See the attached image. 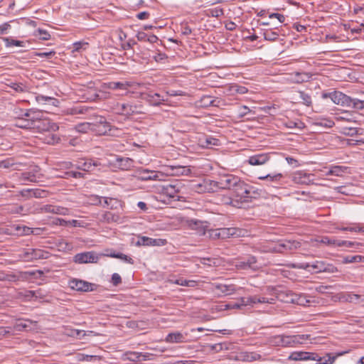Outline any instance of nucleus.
Instances as JSON below:
<instances>
[{"label":"nucleus","mask_w":364,"mask_h":364,"mask_svg":"<svg viewBox=\"0 0 364 364\" xmlns=\"http://www.w3.org/2000/svg\"><path fill=\"white\" fill-rule=\"evenodd\" d=\"M69 285L70 288L74 290L84 292L92 291L95 290L96 287L95 284L77 279H73L70 280Z\"/></svg>","instance_id":"ddd939ff"},{"label":"nucleus","mask_w":364,"mask_h":364,"mask_svg":"<svg viewBox=\"0 0 364 364\" xmlns=\"http://www.w3.org/2000/svg\"><path fill=\"white\" fill-rule=\"evenodd\" d=\"M170 282L173 284H176L181 286L193 287L195 284L194 281L186 280L183 278H180L175 280H170Z\"/></svg>","instance_id":"4d7b16f0"},{"label":"nucleus","mask_w":364,"mask_h":364,"mask_svg":"<svg viewBox=\"0 0 364 364\" xmlns=\"http://www.w3.org/2000/svg\"><path fill=\"white\" fill-rule=\"evenodd\" d=\"M289 247V252L294 251L301 247V242L296 240H285Z\"/></svg>","instance_id":"bf43d9fd"},{"label":"nucleus","mask_w":364,"mask_h":364,"mask_svg":"<svg viewBox=\"0 0 364 364\" xmlns=\"http://www.w3.org/2000/svg\"><path fill=\"white\" fill-rule=\"evenodd\" d=\"M116 165L122 170H129L134 166V161L132 159L128 157L116 158Z\"/></svg>","instance_id":"c756f323"},{"label":"nucleus","mask_w":364,"mask_h":364,"mask_svg":"<svg viewBox=\"0 0 364 364\" xmlns=\"http://www.w3.org/2000/svg\"><path fill=\"white\" fill-rule=\"evenodd\" d=\"M184 186L185 185L181 181L176 180L166 186H163L161 192L168 197L179 201L181 200V197L178 196V193L181 192Z\"/></svg>","instance_id":"0eeeda50"},{"label":"nucleus","mask_w":364,"mask_h":364,"mask_svg":"<svg viewBox=\"0 0 364 364\" xmlns=\"http://www.w3.org/2000/svg\"><path fill=\"white\" fill-rule=\"evenodd\" d=\"M53 214L67 215L69 214V209L60 205H54L53 208Z\"/></svg>","instance_id":"680f3d73"},{"label":"nucleus","mask_w":364,"mask_h":364,"mask_svg":"<svg viewBox=\"0 0 364 364\" xmlns=\"http://www.w3.org/2000/svg\"><path fill=\"white\" fill-rule=\"evenodd\" d=\"M55 132H46L43 139L44 143L48 144H55L60 141V137L54 133Z\"/></svg>","instance_id":"37998d69"},{"label":"nucleus","mask_w":364,"mask_h":364,"mask_svg":"<svg viewBox=\"0 0 364 364\" xmlns=\"http://www.w3.org/2000/svg\"><path fill=\"white\" fill-rule=\"evenodd\" d=\"M336 358V356H331V354H327L324 357H319L316 354V359L314 360H316L318 362V363L316 364H333Z\"/></svg>","instance_id":"49530a36"},{"label":"nucleus","mask_w":364,"mask_h":364,"mask_svg":"<svg viewBox=\"0 0 364 364\" xmlns=\"http://www.w3.org/2000/svg\"><path fill=\"white\" fill-rule=\"evenodd\" d=\"M242 302L247 304V306H253L255 304H274V298H266L261 296H252L245 298Z\"/></svg>","instance_id":"b1692460"},{"label":"nucleus","mask_w":364,"mask_h":364,"mask_svg":"<svg viewBox=\"0 0 364 364\" xmlns=\"http://www.w3.org/2000/svg\"><path fill=\"white\" fill-rule=\"evenodd\" d=\"M299 268L311 271L314 273L327 272H335L337 269L331 264H326L323 261H315L312 263H301L299 266Z\"/></svg>","instance_id":"423d86ee"},{"label":"nucleus","mask_w":364,"mask_h":364,"mask_svg":"<svg viewBox=\"0 0 364 364\" xmlns=\"http://www.w3.org/2000/svg\"><path fill=\"white\" fill-rule=\"evenodd\" d=\"M163 174L161 172L139 168L135 171V177L140 181H159Z\"/></svg>","instance_id":"1a4fd4ad"},{"label":"nucleus","mask_w":364,"mask_h":364,"mask_svg":"<svg viewBox=\"0 0 364 364\" xmlns=\"http://www.w3.org/2000/svg\"><path fill=\"white\" fill-rule=\"evenodd\" d=\"M48 252L40 249L28 248L23 251L21 255L25 261H32L48 258Z\"/></svg>","instance_id":"9d476101"},{"label":"nucleus","mask_w":364,"mask_h":364,"mask_svg":"<svg viewBox=\"0 0 364 364\" xmlns=\"http://www.w3.org/2000/svg\"><path fill=\"white\" fill-rule=\"evenodd\" d=\"M312 76L313 75L311 73L296 72L291 75L290 80L292 82L299 84L309 81L311 79Z\"/></svg>","instance_id":"c85d7f7f"},{"label":"nucleus","mask_w":364,"mask_h":364,"mask_svg":"<svg viewBox=\"0 0 364 364\" xmlns=\"http://www.w3.org/2000/svg\"><path fill=\"white\" fill-rule=\"evenodd\" d=\"M291 294H296V293H294L291 291H286L279 293L278 294V298H279L281 300H282L285 302L291 303L292 297L291 296Z\"/></svg>","instance_id":"052dcab7"},{"label":"nucleus","mask_w":364,"mask_h":364,"mask_svg":"<svg viewBox=\"0 0 364 364\" xmlns=\"http://www.w3.org/2000/svg\"><path fill=\"white\" fill-rule=\"evenodd\" d=\"M189 226L198 232L199 235H204L205 234L206 225H204V222L200 220H191L189 222Z\"/></svg>","instance_id":"e433bc0d"},{"label":"nucleus","mask_w":364,"mask_h":364,"mask_svg":"<svg viewBox=\"0 0 364 364\" xmlns=\"http://www.w3.org/2000/svg\"><path fill=\"white\" fill-rule=\"evenodd\" d=\"M166 171L172 176H188L191 172L188 166L181 165L167 166Z\"/></svg>","instance_id":"a878e982"},{"label":"nucleus","mask_w":364,"mask_h":364,"mask_svg":"<svg viewBox=\"0 0 364 364\" xmlns=\"http://www.w3.org/2000/svg\"><path fill=\"white\" fill-rule=\"evenodd\" d=\"M316 241L331 247H338L340 244H343V242H338V240L327 236H322Z\"/></svg>","instance_id":"a19ab883"},{"label":"nucleus","mask_w":364,"mask_h":364,"mask_svg":"<svg viewBox=\"0 0 364 364\" xmlns=\"http://www.w3.org/2000/svg\"><path fill=\"white\" fill-rule=\"evenodd\" d=\"M213 287L218 296L231 295L236 291L234 284H213Z\"/></svg>","instance_id":"412c9836"},{"label":"nucleus","mask_w":364,"mask_h":364,"mask_svg":"<svg viewBox=\"0 0 364 364\" xmlns=\"http://www.w3.org/2000/svg\"><path fill=\"white\" fill-rule=\"evenodd\" d=\"M101 166L102 164L98 160L87 159H82V161H78L76 167L77 169H80L84 171L94 172L97 169L99 166ZM98 170H100V168H98Z\"/></svg>","instance_id":"dca6fc26"},{"label":"nucleus","mask_w":364,"mask_h":364,"mask_svg":"<svg viewBox=\"0 0 364 364\" xmlns=\"http://www.w3.org/2000/svg\"><path fill=\"white\" fill-rule=\"evenodd\" d=\"M36 100L38 104L50 105L55 107H57L59 104V101L56 98L43 95L36 96Z\"/></svg>","instance_id":"2f4dec72"},{"label":"nucleus","mask_w":364,"mask_h":364,"mask_svg":"<svg viewBox=\"0 0 364 364\" xmlns=\"http://www.w3.org/2000/svg\"><path fill=\"white\" fill-rule=\"evenodd\" d=\"M343 298L345 301L350 303L360 304L364 301V299L362 298L361 295L353 293H347Z\"/></svg>","instance_id":"79ce46f5"},{"label":"nucleus","mask_w":364,"mask_h":364,"mask_svg":"<svg viewBox=\"0 0 364 364\" xmlns=\"http://www.w3.org/2000/svg\"><path fill=\"white\" fill-rule=\"evenodd\" d=\"M111 109L117 114L125 115L127 117L145 114L144 107L141 102L122 104L116 102L111 107Z\"/></svg>","instance_id":"20e7f679"},{"label":"nucleus","mask_w":364,"mask_h":364,"mask_svg":"<svg viewBox=\"0 0 364 364\" xmlns=\"http://www.w3.org/2000/svg\"><path fill=\"white\" fill-rule=\"evenodd\" d=\"M270 159V154L263 153L251 156L247 162L251 166H260L266 164Z\"/></svg>","instance_id":"5701e85b"},{"label":"nucleus","mask_w":364,"mask_h":364,"mask_svg":"<svg viewBox=\"0 0 364 364\" xmlns=\"http://www.w3.org/2000/svg\"><path fill=\"white\" fill-rule=\"evenodd\" d=\"M48 196V191L43 189H32V196L37 198H46Z\"/></svg>","instance_id":"13d9d810"},{"label":"nucleus","mask_w":364,"mask_h":364,"mask_svg":"<svg viewBox=\"0 0 364 364\" xmlns=\"http://www.w3.org/2000/svg\"><path fill=\"white\" fill-rule=\"evenodd\" d=\"M219 181L204 179L198 183H192L191 188L198 193L215 192L219 188Z\"/></svg>","instance_id":"6e6552de"},{"label":"nucleus","mask_w":364,"mask_h":364,"mask_svg":"<svg viewBox=\"0 0 364 364\" xmlns=\"http://www.w3.org/2000/svg\"><path fill=\"white\" fill-rule=\"evenodd\" d=\"M269 251L272 252L284 253L289 252V247L286 243V240H282L279 241L273 247L269 248Z\"/></svg>","instance_id":"58836bf2"},{"label":"nucleus","mask_w":364,"mask_h":364,"mask_svg":"<svg viewBox=\"0 0 364 364\" xmlns=\"http://www.w3.org/2000/svg\"><path fill=\"white\" fill-rule=\"evenodd\" d=\"M323 97H330L335 104L340 105L341 106L355 109H364V100L352 98L341 92L335 91L328 94L325 93L323 95Z\"/></svg>","instance_id":"7ed1b4c3"},{"label":"nucleus","mask_w":364,"mask_h":364,"mask_svg":"<svg viewBox=\"0 0 364 364\" xmlns=\"http://www.w3.org/2000/svg\"><path fill=\"white\" fill-rule=\"evenodd\" d=\"M98 257L94 252H85L75 255L73 261L77 264L97 263Z\"/></svg>","instance_id":"a211bd4d"},{"label":"nucleus","mask_w":364,"mask_h":364,"mask_svg":"<svg viewBox=\"0 0 364 364\" xmlns=\"http://www.w3.org/2000/svg\"><path fill=\"white\" fill-rule=\"evenodd\" d=\"M33 322L31 320H18L14 326L15 331H27L31 328Z\"/></svg>","instance_id":"ea45409f"},{"label":"nucleus","mask_w":364,"mask_h":364,"mask_svg":"<svg viewBox=\"0 0 364 364\" xmlns=\"http://www.w3.org/2000/svg\"><path fill=\"white\" fill-rule=\"evenodd\" d=\"M291 180L296 184L309 185L313 183L314 175L302 171H298L291 174Z\"/></svg>","instance_id":"f3484780"},{"label":"nucleus","mask_w":364,"mask_h":364,"mask_svg":"<svg viewBox=\"0 0 364 364\" xmlns=\"http://www.w3.org/2000/svg\"><path fill=\"white\" fill-rule=\"evenodd\" d=\"M31 118L33 119L32 120V129L37 130L38 132L46 133L56 132L59 129L56 123L48 118H43V113L40 111L35 110V114L34 116H31Z\"/></svg>","instance_id":"39448f33"},{"label":"nucleus","mask_w":364,"mask_h":364,"mask_svg":"<svg viewBox=\"0 0 364 364\" xmlns=\"http://www.w3.org/2000/svg\"><path fill=\"white\" fill-rule=\"evenodd\" d=\"M43 174L38 166L21 173L20 180L22 181H28L31 183H38L41 181Z\"/></svg>","instance_id":"4468645a"},{"label":"nucleus","mask_w":364,"mask_h":364,"mask_svg":"<svg viewBox=\"0 0 364 364\" xmlns=\"http://www.w3.org/2000/svg\"><path fill=\"white\" fill-rule=\"evenodd\" d=\"M33 272H8L6 281L9 282H17L18 281H26L28 279L29 276L33 275Z\"/></svg>","instance_id":"bb28decb"},{"label":"nucleus","mask_w":364,"mask_h":364,"mask_svg":"<svg viewBox=\"0 0 364 364\" xmlns=\"http://www.w3.org/2000/svg\"><path fill=\"white\" fill-rule=\"evenodd\" d=\"M333 171V176H341L343 173L348 169L346 166H332Z\"/></svg>","instance_id":"774afa93"},{"label":"nucleus","mask_w":364,"mask_h":364,"mask_svg":"<svg viewBox=\"0 0 364 364\" xmlns=\"http://www.w3.org/2000/svg\"><path fill=\"white\" fill-rule=\"evenodd\" d=\"M141 98L148 102L151 106H159L166 101L161 95L153 92L141 93Z\"/></svg>","instance_id":"aec40b11"},{"label":"nucleus","mask_w":364,"mask_h":364,"mask_svg":"<svg viewBox=\"0 0 364 364\" xmlns=\"http://www.w3.org/2000/svg\"><path fill=\"white\" fill-rule=\"evenodd\" d=\"M315 359H316V353L305 351H294L289 356V360L295 361L312 360Z\"/></svg>","instance_id":"4be33fe9"},{"label":"nucleus","mask_w":364,"mask_h":364,"mask_svg":"<svg viewBox=\"0 0 364 364\" xmlns=\"http://www.w3.org/2000/svg\"><path fill=\"white\" fill-rule=\"evenodd\" d=\"M237 181L235 176L232 174H226L221 176L219 179V188L221 189H227L229 191L228 194L223 195L220 198V202L227 205H230L234 208H242V202L235 186Z\"/></svg>","instance_id":"f257e3e1"},{"label":"nucleus","mask_w":364,"mask_h":364,"mask_svg":"<svg viewBox=\"0 0 364 364\" xmlns=\"http://www.w3.org/2000/svg\"><path fill=\"white\" fill-rule=\"evenodd\" d=\"M264 38L269 41H275L278 39L279 33L271 29L265 30L263 33Z\"/></svg>","instance_id":"8fccbe9b"},{"label":"nucleus","mask_w":364,"mask_h":364,"mask_svg":"<svg viewBox=\"0 0 364 364\" xmlns=\"http://www.w3.org/2000/svg\"><path fill=\"white\" fill-rule=\"evenodd\" d=\"M291 303L296 304L301 306L308 305L311 301L308 299V296L304 294H291Z\"/></svg>","instance_id":"72a5a7b5"},{"label":"nucleus","mask_w":364,"mask_h":364,"mask_svg":"<svg viewBox=\"0 0 364 364\" xmlns=\"http://www.w3.org/2000/svg\"><path fill=\"white\" fill-rule=\"evenodd\" d=\"M299 94L300 99L302 100L301 102L304 105H305L306 106H310L311 105V103H312L311 97L309 94H307L303 91H299Z\"/></svg>","instance_id":"0e129e2a"},{"label":"nucleus","mask_w":364,"mask_h":364,"mask_svg":"<svg viewBox=\"0 0 364 364\" xmlns=\"http://www.w3.org/2000/svg\"><path fill=\"white\" fill-rule=\"evenodd\" d=\"M166 243L164 239H154L146 236L140 237L137 245L143 246H163Z\"/></svg>","instance_id":"393cba45"},{"label":"nucleus","mask_w":364,"mask_h":364,"mask_svg":"<svg viewBox=\"0 0 364 364\" xmlns=\"http://www.w3.org/2000/svg\"><path fill=\"white\" fill-rule=\"evenodd\" d=\"M310 335H283V347H295L298 344H302L305 341L309 339Z\"/></svg>","instance_id":"f8f14e48"},{"label":"nucleus","mask_w":364,"mask_h":364,"mask_svg":"<svg viewBox=\"0 0 364 364\" xmlns=\"http://www.w3.org/2000/svg\"><path fill=\"white\" fill-rule=\"evenodd\" d=\"M6 85L18 93H23L28 92L30 89L28 85L21 82L9 81V83H7Z\"/></svg>","instance_id":"7c9ffc66"},{"label":"nucleus","mask_w":364,"mask_h":364,"mask_svg":"<svg viewBox=\"0 0 364 364\" xmlns=\"http://www.w3.org/2000/svg\"><path fill=\"white\" fill-rule=\"evenodd\" d=\"M19 225H14L10 227L1 228L2 232L8 235H18L16 230H19Z\"/></svg>","instance_id":"5fc2aeb1"},{"label":"nucleus","mask_w":364,"mask_h":364,"mask_svg":"<svg viewBox=\"0 0 364 364\" xmlns=\"http://www.w3.org/2000/svg\"><path fill=\"white\" fill-rule=\"evenodd\" d=\"M283 178H284L283 174L278 173H274V174H267L264 176H259V179L277 182V181H280Z\"/></svg>","instance_id":"603ef678"},{"label":"nucleus","mask_w":364,"mask_h":364,"mask_svg":"<svg viewBox=\"0 0 364 364\" xmlns=\"http://www.w3.org/2000/svg\"><path fill=\"white\" fill-rule=\"evenodd\" d=\"M218 102L219 101L217 98H213L209 95H204L200 98L199 101V105L202 107H208L210 106L217 107L218 106Z\"/></svg>","instance_id":"f704fd0d"},{"label":"nucleus","mask_w":364,"mask_h":364,"mask_svg":"<svg viewBox=\"0 0 364 364\" xmlns=\"http://www.w3.org/2000/svg\"><path fill=\"white\" fill-rule=\"evenodd\" d=\"M93 124H95V128H93L92 132H95L99 135L105 134L110 130V125L104 117H100L99 121Z\"/></svg>","instance_id":"cd10ccee"},{"label":"nucleus","mask_w":364,"mask_h":364,"mask_svg":"<svg viewBox=\"0 0 364 364\" xmlns=\"http://www.w3.org/2000/svg\"><path fill=\"white\" fill-rule=\"evenodd\" d=\"M88 43L85 41H77L73 44V52H81L88 47Z\"/></svg>","instance_id":"6e6d98bb"},{"label":"nucleus","mask_w":364,"mask_h":364,"mask_svg":"<svg viewBox=\"0 0 364 364\" xmlns=\"http://www.w3.org/2000/svg\"><path fill=\"white\" fill-rule=\"evenodd\" d=\"M238 232H240V231L234 228H220L218 230V237H221L223 238L229 237L230 236L237 237L240 235V233H238Z\"/></svg>","instance_id":"c9c22d12"},{"label":"nucleus","mask_w":364,"mask_h":364,"mask_svg":"<svg viewBox=\"0 0 364 364\" xmlns=\"http://www.w3.org/2000/svg\"><path fill=\"white\" fill-rule=\"evenodd\" d=\"M184 339H185V337L181 333L174 332V333H168L166 336L165 341L167 343H182L184 341Z\"/></svg>","instance_id":"4c0bfd02"},{"label":"nucleus","mask_w":364,"mask_h":364,"mask_svg":"<svg viewBox=\"0 0 364 364\" xmlns=\"http://www.w3.org/2000/svg\"><path fill=\"white\" fill-rule=\"evenodd\" d=\"M235 180L237 181L236 187L239 192L242 205L247 203H250L254 199L262 197L264 194V191L262 189L257 188L253 186H251L240 177L235 176Z\"/></svg>","instance_id":"f03ea898"},{"label":"nucleus","mask_w":364,"mask_h":364,"mask_svg":"<svg viewBox=\"0 0 364 364\" xmlns=\"http://www.w3.org/2000/svg\"><path fill=\"white\" fill-rule=\"evenodd\" d=\"M136 85V82L132 81H122V82H109L104 84V87L112 90H122L124 91V93H122L121 95H125L127 94V90L130 87H133Z\"/></svg>","instance_id":"2eb2a0df"},{"label":"nucleus","mask_w":364,"mask_h":364,"mask_svg":"<svg viewBox=\"0 0 364 364\" xmlns=\"http://www.w3.org/2000/svg\"><path fill=\"white\" fill-rule=\"evenodd\" d=\"M343 262L345 264L364 262V257L361 255L346 256L343 258Z\"/></svg>","instance_id":"09e8293b"},{"label":"nucleus","mask_w":364,"mask_h":364,"mask_svg":"<svg viewBox=\"0 0 364 364\" xmlns=\"http://www.w3.org/2000/svg\"><path fill=\"white\" fill-rule=\"evenodd\" d=\"M245 297H242L240 299L237 301H231L228 304H226L224 306L225 310L228 309H240L242 306H247V304L242 302V300Z\"/></svg>","instance_id":"a18cd8bd"},{"label":"nucleus","mask_w":364,"mask_h":364,"mask_svg":"<svg viewBox=\"0 0 364 364\" xmlns=\"http://www.w3.org/2000/svg\"><path fill=\"white\" fill-rule=\"evenodd\" d=\"M101 220L107 223H121V217L119 214L106 211L102 215Z\"/></svg>","instance_id":"473e14b6"},{"label":"nucleus","mask_w":364,"mask_h":364,"mask_svg":"<svg viewBox=\"0 0 364 364\" xmlns=\"http://www.w3.org/2000/svg\"><path fill=\"white\" fill-rule=\"evenodd\" d=\"M93 128H95V124L89 122L81 123L76 126V130L82 133H87L90 131H92Z\"/></svg>","instance_id":"de8ad7c7"},{"label":"nucleus","mask_w":364,"mask_h":364,"mask_svg":"<svg viewBox=\"0 0 364 364\" xmlns=\"http://www.w3.org/2000/svg\"><path fill=\"white\" fill-rule=\"evenodd\" d=\"M235 266L238 269L257 270L260 267L256 257L252 255L243 259H237L235 262Z\"/></svg>","instance_id":"9b49d317"},{"label":"nucleus","mask_w":364,"mask_h":364,"mask_svg":"<svg viewBox=\"0 0 364 364\" xmlns=\"http://www.w3.org/2000/svg\"><path fill=\"white\" fill-rule=\"evenodd\" d=\"M2 40L5 42L6 47H10L12 46L23 47L25 46V42L22 41L14 40L8 37H4L2 38Z\"/></svg>","instance_id":"3c124183"},{"label":"nucleus","mask_w":364,"mask_h":364,"mask_svg":"<svg viewBox=\"0 0 364 364\" xmlns=\"http://www.w3.org/2000/svg\"><path fill=\"white\" fill-rule=\"evenodd\" d=\"M363 129L361 128L343 127V134L346 136H353L357 134H362Z\"/></svg>","instance_id":"864d4df0"},{"label":"nucleus","mask_w":364,"mask_h":364,"mask_svg":"<svg viewBox=\"0 0 364 364\" xmlns=\"http://www.w3.org/2000/svg\"><path fill=\"white\" fill-rule=\"evenodd\" d=\"M122 358L124 361L137 362L139 360V352L127 351L122 355Z\"/></svg>","instance_id":"c03bdc74"},{"label":"nucleus","mask_w":364,"mask_h":364,"mask_svg":"<svg viewBox=\"0 0 364 364\" xmlns=\"http://www.w3.org/2000/svg\"><path fill=\"white\" fill-rule=\"evenodd\" d=\"M204 139L205 141L202 144L203 146L208 147L209 146H218L219 144V140L213 136H205Z\"/></svg>","instance_id":"e2e57ef3"},{"label":"nucleus","mask_w":364,"mask_h":364,"mask_svg":"<svg viewBox=\"0 0 364 364\" xmlns=\"http://www.w3.org/2000/svg\"><path fill=\"white\" fill-rule=\"evenodd\" d=\"M97 355H86L84 353H78L77 354V360L80 361H87V362H91L93 360H95L97 359Z\"/></svg>","instance_id":"338daca9"},{"label":"nucleus","mask_w":364,"mask_h":364,"mask_svg":"<svg viewBox=\"0 0 364 364\" xmlns=\"http://www.w3.org/2000/svg\"><path fill=\"white\" fill-rule=\"evenodd\" d=\"M35 110L28 109L23 115V117L18 118L15 125L21 129H32V124L33 120L31 116H34Z\"/></svg>","instance_id":"6ab92c4d"},{"label":"nucleus","mask_w":364,"mask_h":364,"mask_svg":"<svg viewBox=\"0 0 364 364\" xmlns=\"http://www.w3.org/2000/svg\"><path fill=\"white\" fill-rule=\"evenodd\" d=\"M208 15L213 17H220L224 14L223 9L220 7L210 9L208 11Z\"/></svg>","instance_id":"69168bd1"}]
</instances>
